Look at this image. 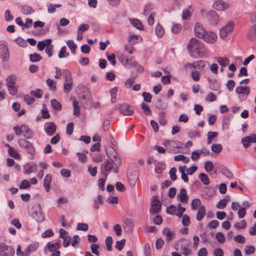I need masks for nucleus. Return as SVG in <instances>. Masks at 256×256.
Masks as SVG:
<instances>
[{"label": "nucleus", "instance_id": "f257e3e1", "mask_svg": "<svg viewBox=\"0 0 256 256\" xmlns=\"http://www.w3.org/2000/svg\"><path fill=\"white\" fill-rule=\"evenodd\" d=\"M187 47L192 57L203 58L206 54V50L203 44L196 38L190 40Z\"/></svg>", "mask_w": 256, "mask_h": 256}, {"label": "nucleus", "instance_id": "f03ea898", "mask_svg": "<svg viewBox=\"0 0 256 256\" xmlns=\"http://www.w3.org/2000/svg\"><path fill=\"white\" fill-rule=\"evenodd\" d=\"M190 241L186 239H182L177 242L175 244L177 250H180L181 253L188 256L190 254V251L188 248L190 246Z\"/></svg>", "mask_w": 256, "mask_h": 256}, {"label": "nucleus", "instance_id": "7ed1b4c3", "mask_svg": "<svg viewBox=\"0 0 256 256\" xmlns=\"http://www.w3.org/2000/svg\"><path fill=\"white\" fill-rule=\"evenodd\" d=\"M114 110H119L122 114L126 116H131L134 112V110L127 104H118L115 106Z\"/></svg>", "mask_w": 256, "mask_h": 256}, {"label": "nucleus", "instance_id": "20e7f679", "mask_svg": "<svg viewBox=\"0 0 256 256\" xmlns=\"http://www.w3.org/2000/svg\"><path fill=\"white\" fill-rule=\"evenodd\" d=\"M179 144L180 142L176 140H167L164 142V145L168 152L177 153L179 152L180 148Z\"/></svg>", "mask_w": 256, "mask_h": 256}, {"label": "nucleus", "instance_id": "39448f33", "mask_svg": "<svg viewBox=\"0 0 256 256\" xmlns=\"http://www.w3.org/2000/svg\"><path fill=\"white\" fill-rule=\"evenodd\" d=\"M14 252V250L12 246L6 245L4 242L0 244V256H13Z\"/></svg>", "mask_w": 256, "mask_h": 256}, {"label": "nucleus", "instance_id": "423d86ee", "mask_svg": "<svg viewBox=\"0 0 256 256\" xmlns=\"http://www.w3.org/2000/svg\"><path fill=\"white\" fill-rule=\"evenodd\" d=\"M34 211L32 213V216L38 222H42L44 220V217L42 213L40 204H36L33 206Z\"/></svg>", "mask_w": 256, "mask_h": 256}, {"label": "nucleus", "instance_id": "0eeeda50", "mask_svg": "<svg viewBox=\"0 0 256 256\" xmlns=\"http://www.w3.org/2000/svg\"><path fill=\"white\" fill-rule=\"evenodd\" d=\"M234 23L230 22L226 25L222 27L220 32V36L221 38H226L228 34L231 32L234 28Z\"/></svg>", "mask_w": 256, "mask_h": 256}, {"label": "nucleus", "instance_id": "6e6552de", "mask_svg": "<svg viewBox=\"0 0 256 256\" xmlns=\"http://www.w3.org/2000/svg\"><path fill=\"white\" fill-rule=\"evenodd\" d=\"M206 18L210 24L216 26L220 22V18L218 14L214 10H210L206 14Z\"/></svg>", "mask_w": 256, "mask_h": 256}, {"label": "nucleus", "instance_id": "1a4fd4ad", "mask_svg": "<svg viewBox=\"0 0 256 256\" xmlns=\"http://www.w3.org/2000/svg\"><path fill=\"white\" fill-rule=\"evenodd\" d=\"M194 32L195 36L196 37L202 38V37H204V36L206 33V30H204V28L202 25L199 23H196L195 24L194 27Z\"/></svg>", "mask_w": 256, "mask_h": 256}, {"label": "nucleus", "instance_id": "9d476101", "mask_svg": "<svg viewBox=\"0 0 256 256\" xmlns=\"http://www.w3.org/2000/svg\"><path fill=\"white\" fill-rule=\"evenodd\" d=\"M202 38H203L205 42L211 44L216 40L217 36L214 32H206Z\"/></svg>", "mask_w": 256, "mask_h": 256}, {"label": "nucleus", "instance_id": "9b49d317", "mask_svg": "<svg viewBox=\"0 0 256 256\" xmlns=\"http://www.w3.org/2000/svg\"><path fill=\"white\" fill-rule=\"evenodd\" d=\"M229 7V4L223 1L218 0L213 4V8L218 11H223Z\"/></svg>", "mask_w": 256, "mask_h": 256}, {"label": "nucleus", "instance_id": "f8f14e48", "mask_svg": "<svg viewBox=\"0 0 256 256\" xmlns=\"http://www.w3.org/2000/svg\"><path fill=\"white\" fill-rule=\"evenodd\" d=\"M177 198L183 203H188V196L186 194V190L184 188H182L180 192L177 195Z\"/></svg>", "mask_w": 256, "mask_h": 256}, {"label": "nucleus", "instance_id": "ddd939ff", "mask_svg": "<svg viewBox=\"0 0 256 256\" xmlns=\"http://www.w3.org/2000/svg\"><path fill=\"white\" fill-rule=\"evenodd\" d=\"M214 60L220 65V66L222 67H226L228 66L230 63L229 59L226 56L216 57L214 58Z\"/></svg>", "mask_w": 256, "mask_h": 256}, {"label": "nucleus", "instance_id": "4468645a", "mask_svg": "<svg viewBox=\"0 0 256 256\" xmlns=\"http://www.w3.org/2000/svg\"><path fill=\"white\" fill-rule=\"evenodd\" d=\"M52 179V176L50 174H47L44 178V186L46 191L47 192L50 191Z\"/></svg>", "mask_w": 256, "mask_h": 256}, {"label": "nucleus", "instance_id": "2eb2a0df", "mask_svg": "<svg viewBox=\"0 0 256 256\" xmlns=\"http://www.w3.org/2000/svg\"><path fill=\"white\" fill-rule=\"evenodd\" d=\"M249 40L254 41L256 38V24H253L250 28L248 34Z\"/></svg>", "mask_w": 256, "mask_h": 256}, {"label": "nucleus", "instance_id": "dca6fc26", "mask_svg": "<svg viewBox=\"0 0 256 256\" xmlns=\"http://www.w3.org/2000/svg\"><path fill=\"white\" fill-rule=\"evenodd\" d=\"M236 92L238 94H244L248 96L250 92V88L249 86H239L236 88Z\"/></svg>", "mask_w": 256, "mask_h": 256}, {"label": "nucleus", "instance_id": "f3484780", "mask_svg": "<svg viewBox=\"0 0 256 256\" xmlns=\"http://www.w3.org/2000/svg\"><path fill=\"white\" fill-rule=\"evenodd\" d=\"M21 126L24 136L26 139L30 138L32 136V133L28 127L25 125H22Z\"/></svg>", "mask_w": 256, "mask_h": 256}, {"label": "nucleus", "instance_id": "a211bd4d", "mask_svg": "<svg viewBox=\"0 0 256 256\" xmlns=\"http://www.w3.org/2000/svg\"><path fill=\"white\" fill-rule=\"evenodd\" d=\"M206 214V210L204 206H200L196 214V219L198 221L201 220Z\"/></svg>", "mask_w": 256, "mask_h": 256}, {"label": "nucleus", "instance_id": "6ab92c4d", "mask_svg": "<svg viewBox=\"0 0 256 256\" xmlns=\"http://www.w3.org/2000/svg\"><path fill=\"white\" fill-rule=\"evenodd\" d=\"M152 210L155 212H158L160 210L161 203L158 200H154L152 202Z\"/></svg>", "mask_w": 256, "mask_h": 256}, {"label": "nucleus", "instance_id": "aec40b11", "mask_svg": "<svg viewBox=\"0 0 256 256\" xmlns=\"http://www.w3.org/2000/svg\"><path fill=\"white\" fill-rule=\"evenodd\" d=\"M56 130V126L54 122H50L48 124L46 132L47 134L51 136H52Z\"/></svg>", "mask_w": 256, "mask_h": 256}, {"label": "nucleus", "instance_id": "412c9836", "mask_svg": "<svg viewBox=\"0 0 256 256\" xmlns=\"http://www.w3.org/2000/svg\"><path fill=\"white\" fill-rule=\"evenodd\" d=\"M103 204V197L102 195L100 194L98 196V198L94 200V207L96 210L99 208L100 206Z\"/></svg>", "mask_w": 256, "mask_h": 256}, {"label": "nucleus", "instance_id": "4be33fe9", "mask_svg": "<svg viewBox=\"0 0 256 256\" xmlns=\"http://www.w3.org/2000/svg\"><path fill=\"white\" fill-rule=\"evenodd\" d=\"M108 158H110V162H112L113 164L116 166H120L121 163L120 159L118 157L117 153H116V154H113Z\"/></svg>", "mask_w": 256, "mask_h": 256}, {"label": "nucleus", "instance_id": "5701e85b", "mask_svg": "<svg viewBox=\"0 0 256 256\" xmlns=\"http://www.w3.org/2000/svg\"><path fill=\"white\" fill-rule=\"evenodd\" d=\"M16 78L14 76H10L6 79V86L8 87L10 86L16 84Z\"/></svg>", "mask_w": 256, "mask_h": 256}, {"label": "nucleus", "instance_id": "b1692460", "mask_svg": "<svg viewBox=\"0 0 256 256\" xmlns=\"http://www.w3.org/2000/svg\"><path fill=\"white\" fill-rule=\"evenodd\" d=\"M162 233L166 236V240L167 241H170L174 236V232H171L168 228H164Z\"/></svg>", "mask_w": 256, "mask_h": 256}, {"label": "nucleus", "instance_id": "393cba45", "mask_svg": "<svg viewBox=\"0 0 256 256\" xmlns=\"http://www.w3.org/2000/svg\"><path fill=\"white\" fill-rule=\"evenodd\" d=\"M48 250L50 252L58 250L60 247V244L58 242H54L53 244H47Z\"/></svg>", "mask_w": 256, "mask_h": 256}, {"label": "nucleus", "instance_id": "a878e982", "mask_svg": "<svg viewBox=\"0 0 256 256\" xmlns=\"http://www.w3.org/2000/svg\"><path fill=\"white\" fill-rule=\"evenodd\" d=\"M124 228L126 229L127 231H130L132 230L133 228V224L131 220L129 218H126L124 221Z\"/></svg>", "mask_w": 256, "mask_h": 256}, {"label": "nucleus", "instance_id": "bb28decb", "mask_svg": "<svg viewBox=\"0 0 256 256\" xmlns=\"http://www.w3.org/2000/svg\"><path fill=\"white\" fill-rule=\"evenodd\" d=\"M164 33V29L160 24H158L156 27V34L158 38H161Z\"/></svg>", "mask_w": 256, "mask_h": 256}, {"label": "nucleus", "instance_id": "cd10ccee", "mask_svg": "<svg viewBox=\"0 0 256 256\" xmlns=\"http://www.w3.org/2000/svg\"><path fill=\"white\" fill-rule=\"evenodd\" d=\"M130 21L131 24L138 30H142V24L140 22L138 19H130Z\"/></svg>", "mask_w": 256, "mask_h": 256}, {"label": "nucleus", "instance_id": "c85d7f7f", "mask_svg": "<svg viewBox=\"0 0 256 256\" xmlns=\"http://www.w3.org/2000/svg\"><path fill=\"white\" fill-rule=\"evenodd\" d=\"M51 104L52 108L56 110H60L62 109L60 103L56 99L51 100Z\"/></svg>", "mask_w": 256, "mask_h": 256}, {"label": "nucleus", "instance_id": "c756f323", "mask_svg": "<svg viewBox=\"0 0 256 256\" xmlns=\"http://www.w3.org/2000/svg\"><path fill=\"white\" fill-rule=\"evenodd\" d=\"M105 243L106 246L107 250L109 252L111 251L112 250V237L110 236H107L105 240Z\"/></svg>", "mask_w": 256, "mask_h": 256}, {"label": "nucleus", "instance_id": "7c9ffc66", "mask_svg": "<svg viewBox=\"0 0 256 256\" xmlns=\"http://www.w3.org/2000/svg\"><path fill=\"white\" fill-rule=\"evenodd\" d=\"M201 204V202L198 198H196L192 200L191 204V208L192 210H196L198 207L200 206Z\"/></svg>", "mask_w": 256, "mask_h": 256}, {"label": "nucleus", "instance_id": "2f4dec72", "mask_svg": "<svg viewBox=\"0 0 256 256\" xmlns=\"http://www.w3.org/2000/svg\"><path fill=\"white\" fill-rule=\"evenodd\" d=\"M68 47L70 49L72 54H75L77 46L72 40H68L66 42Z\"/></svg>", "mask_w": 256, "mask_h": 256}, {"label": "nucleus", "instance_id": "473e14b6", "mask_svg": "<svg viewBox=\"0 0 256 256\" xmlns=\"http://www.w3.org/2000/svg\"><path fill=\"white\" fill-rule=\"evenodd\" d=\"M218 136V133L215 132H210L208 133V140L207 144H210L212 143V140L214 138H216Z\"/></svg>", "mask_w": 256, "mask_h": 256}, {"label": "nucleus", "instance_id": "72a5a7b5", "mask_svg": "<svg viewBox=\"0 0 256 256\" xmlns=\"http://www.w3.org/2000/svg\"><path fill=\"white\" fill-rule=\"evenodd\" d=\"M199 178H200V180L205 185H208L210 183L208 176L204 173H201L199 175Z\"/></svg>", "mask_w": 256, "mask_h": 256}, {"label": "nucleus", "instance_id": "f704fd0d", "mask_svg": "<svg viewBox=\"0 0 256 256\" xmlns=\"http://www.w3.org/2000/svg\"><path fill=\"white\" fill-rule=\"evenodd\" d=\"M166 212L172 215H176L177 213V207L174 205H171L167 208Z\"/></svg>", "mask_w": 256, "mask_h": 256}, {"label": "nucleus", "instance_id": "c9c22d12", "mask_svg": "<svg viewBox=\"0 0 256 256\" xmlns=\"http://www.w3.org/2000/svg\"><path fill=\"white\" fill-rule=\"evenodd\" d=\"M64 82H72V78L70 72L66 70L64 72Z\"/></svg>", "mask_w": 256, "mask_h": 256}, {"label": "nucleus", "instance_id": "e433bc0d", "mask_svg": "<svg viewBox=\"0 0 256 256\" xmlns=\"http://www.w3.org/2000/svg\"><path fill=\"white\" fill-rule=\"evenodd\" d=\"M222 173L228 178H232L233 176L232 172L226 167L224 166L221 170Z\"/></svg>", "mask_w": 256, "mask_h": 256}, {"label": "nucleus", "instance_id": "4c0bfd02", "mask_svg": "<svg viewBox=\"0 0 256 256\" xmlns=\"http://www.w3.org/2000/svg\"><path fill=\"white\" fill-rule=\"evenodd\" d=\"M212 150L216 153H220L222 150V146L220 144H213L211 148Z\"/></svg>", "mask_w": 256, "mask_h": 256}, {"label": "nucleus", "instance_id": "58836bf2", "mask_svg": "<svg viewBox=\"0 0 256 256\" xmlns=\"http://www.w3.org/2000/svg\"><path fill=\"white\" fill-rule=\"evenodd\" d=\"M66 46H62L60 48L59 54H58L59 58H64V57L68 56L69 54L68 52H66Z\"/></svg>", "mask_w": 256, "mask_h": 256}, {"label": "nucleus", "instance_id": "ea45409f", "mask_svg": "<svg viewBox=\"0 0 256 256\" xmlns=\"http://www.w3.org/2000/svg\"><path fill=\"white\" fill-rule=\"evenodd\" d=\"M213 168L214 165L211 161L208 160L204 164V169L206 172H210L212 170Z\"/></svg>", "mask_w": 256, "mask_h": 256}, {"label": "nucleus", "instance_id": "a19ab883", "mask_svg": "<svg viewBox=\"0 0 256 256\" xmlns=\"http://www.w3.org/2000/svg\"><path fill=\"white\" fill-rule=\"evenodd\" d=\"M30 61L32 62H38L42 59L41 56L36 53L30 54Z\"/></svg>", "mask_w": 256, "mask_h": 256}, {"label": "nucleus", "instance_id": "79ce46f5", "mask_svg": "<svg viewBox=\"0 0 256 256\" xmlns=\"http://www.w3.org/2000/svg\"><path fill=\"white\" fill-rule=\"evenodd\" d=\"M125 242L126 240L124 239H122L120 241H117L116 242L115 248L120 251L122 250L124 246Z\"/></svg>", "mask_w": 256, "mask_h": 256}, {"label": "nucleus", "instance_id": "37998d69", "mask_svg": "<svg viewBox=\"0 0 256 256\" xmlns=\"http://www.w3.org/2000/svg\"><path fill=\"white\" fill-rule=\"evenodd\" d=\"M176 168L173 167L172 168L170 172H169V174L172 180H176L177 178V176L176 175Z\"/></svg>", "mask_w": 256, "mask_h": 256}, {"label": "nucleus", "instance_id": "c03bdc74", "mask_svg": "<svg viewBox=\"0 0 256 256\" xmlns=\"http://www.w3.org/2000/svg\"><path fill=\"white\" fill-rule=\"evenodd\" d=\"M228 203V200L226 198L220 200L216 204V207L220 209H223L226 206Z\"/></svg>", "mask_w": 256, "mask_h": 256}, {"label": "nucleus", "instance_id": "a18cd8bd", "mask_svg": "<svg viewBox=\"0 0 256 256\" xmlns=\"http://www.w3.org/2000/svg\"><path fill=\"white\" fill-rule=\"evenodd\" d=\"M242 142L244 148H248L250 146V144L251 143L250 138L248 136L244 137L242 139Z\"/></svg>", "mask_w": 256, "mask_h": 256}, {"label": "nucleus", "instance_id": "49530a36", "mask_svg": "<svg viewBox=\"0 0 256 256\" xmlns=\"http://www.w3.org/2000/svg\"><path fill=\"white\" fill-rule=\"evenodd\" d=\"M22 12L24 14H29L32 13L34 10L31 7L28 6H22Z\"/></svg>", "mask_w": 256, "mask_h": 256}, {"label": "nucleus", "instance_id": "de8ad7c7", "mask_svg": "<svg viewBox=\"0 0 256 256\" xmlns=\"http://www.w3.org/2000/svg\"><path fill=\"white\" fill-rule=\"evenodd\" d=\"M88 228V224L85 223H78L76 226V230H78L86 231Z\"/></svg>", "mask_w": 256, "mask_h": 256}, {"label": "nucleus", "instance_id": "09e8293b", "mask_svg": "<svg viewBox=\"0 0 256 256\" xmlns=\"http://www.w3.org/2000/svg\"><path fill=\"white\" fill-rule=\"evenodd\" d=\"M202 154V151L199 150H195L192 152L191 154V158L194 160H196L199 158L200 156Z\"/></svg>", "mask_w": 256, "mask_h": 256}, {"label": "nucleus", "instance_id": "8fccbe9b", "mask_svg": "<svg viewBox=\"0 0 256 256\" xmlns=\"http://www.w3.org/2000/svg\"><path fill=\"white\" fill-rule=\"evenodd\" d=\"M99 248L100 246L97 244H92L90 245L92 252L97 256L100 255V252L98 251V249Z\"/></svg>", "mask_w": 256, "mask_h": 256}, {"label": "nucleus", "instance_id": "3c124183", "mask_svg": "<svg viewBox=\"0 0 256 256\" xmlns=\"http://www.w3.org/2000/svg\"><path fill=\"white\" fill-rule=\"evenodd\" d=\"M18 144H19L20 146L22 148H24V149L25 148H26V146H28L30 143V142H29L28 141L24 139H23V138L19 139L18 140Z\"/></svg>", "mask_w": 256, "mask_h": 256}, {"label": "nucleus", "instance_id": "603ef678", "mask_svg": "<svg viewBox=\"0 0 256 256\" xmlns=\"http://www.w3.org/2000/svg\"><path fill=\"white\" fill-rule=\"evenodd\" d=\"M140 108L144 111V112L147 114H150L151 110L149 106L144 102H142L140 105Z\"/></svg>", "mask_w": 256, "mask_h": 256}, {"label": "nucleus", "instance_id": "864d4df0", "mask_svg": "<svg viewBox=\"0 0 256 256\" xmlns=\"http://www.w3.org/2000/svg\"><path fill=\"white\" fill-rule=\"evenodd\" d=\"M72 82H64V92L66 94H68L72 89Z\"/></svg>", "mask_w": 256, "mask_h": 256}, {"label": "nucleus", "instance_id": "5fc2aeb1", "mask_svg": "<svg viewBox=\"0 0 256 256\" xmlns=\"http://www.w3.org/2000/svg\"><path fill=\"white\" fill-rule=\"evenodd\" d=\"M117 91V88L116 87L112 88L110 91V94L111 96V101L112 102H114L116 101Z\"/></svg>", "mask_w": 256, "mask_h": 256}, {"label": "nucleus", "instance_id": "6e6d98bb", "mask_svg": "<svg viewBox=\"0 0 256 256\" xmlns=\"http://www.w3.org/2000/svg\"><path fill=\"white\" fill-rule=\"evenodd\" d=\"M26 151L30 154L33 156L35 153L34 148L33 146V145L30 142L29 144L26 146V148H24Z\"/></svg>", "mask_w": 256, "mask_h": 256}, {"label": "nucleus", "instance_id": "4d7b16f0", "mask_svg": "<svg viewBox=\"0 0 256 256\" xmlns=\"http://www.w3.org/2000/svg\"><path fill=\"white\" fill-rule=\"evenodd\" d=\"M8 88V90L10 92V94L14 96L17 94L18 92V88L16 84L12 86H10Z\"/></svg>", "mask_w": 256, "mask_h": 256}, {"label": "nucleus", "instance_id": "13d9d810", "mask_svg": "<svg viewBox=\"0 0 256 256\" xmlns=\"http://www.w3.org/2000/svg\"><path fill=\"white\" fill-rule=\"evenodd\" d=\"M30 94L32 96L40 98L42 96V90L40 89H37L36 91L31 90Z\"/></svg>", "mask_w": 256, "mask_h": 256}, {"label": "nucleus", "instance_id": "bf43d9fd", "mask_svg": "<svg viewBox=\"0 0 256 256\" xmlns=\"http://www.w3.org/2000/svg\"><path fill=\"white\" fill-rule=\"evenodd\" d=\"M30 186V182L27 180H24L22 182L19 186L20 189H26Z\"/></svg>", "mask_w": 256, "mask_h": 256}, {"label": "nucleus", "instance_id": "052dcab7", "mask_svg": "<svg viewBox=\"0 0 256 256\" xmlns=\"http://www.w3.org/2000/svg\"><path fill=\"white\" fill-rule=\"evenodd\" d=\"M190 223V217L187 214H184L182 216V224L184 226H186L189 225Z\"/></svg>", "mask_w": 256, "mask_h": 256}, {"label": "nucleus", "instance_id": "680f3d73", "mask_svg": "<svg viewBox=\"0 0 256 256\" xmlns=\"http://www.w3.org/2000/svg\"><path fill=\"white\" fill-rule=\"evenodd\" d=\"M48 86L52 90H56V86L55 84L54 81L52 79L48 78L46 81Z\"/></svg>", "mask_w": 256, "mask_h": 256}, {"label": "nucleus", "instance_id": "e2e57ef3", "mask_svg": "<svg viewBox=\"0 0 256 256\" xmlns=\"http://www.w3.org/2000/svg\"><path fill=\"white\" fill-rule=\"evenodd\" d=\"M182 28V27L180 24H174L172 28V32L175 34H178L181 30Z\"/></svg>", "mask_w": 256, "mask_h": 256}, {"label": "nucleus", "instance_id": "0e129e2a", "mask_svg": "<svg viewBox=\"0 0 256 256\" xmlns=\"http://www.w3.org/2000/svg\"><path fill=\"white\" fill-rule=\"evenodd\" d=\"M246 226V222L244 220H242L239 222H237L235 224L234 227L236 228H244Z\"/></svg>", "mask_w": 256, "mask_h": 256}, {"label": "nucleus", "instance_id": "69168bd1", "mask_svg": "<svg viewBox=\"0 0 256 256\" xmlns=\"http://www.w3.org/2000/svg\"><path fill=\"white\" fill-rule=\"evenodd\" d=\"M113 230L118 236L122 234V228L120 224H116L113 226Z\"/></svg>", "mask_w": 256, "mask_h": 256}, {"label": "nucleus", "instance_id": "338daca9", "mask_svg": "<svg viewBox=\"0 0 256 256\" xmlns=\"http://www.w3.org/2000/svg\"><path fill=\"white\" fill-rule=\"evenodd\" d=\"M76 156H78L79 160L82 162L84 163L86 162L87 160V156L86 155H84V154H82L81 152H78L76 154Z\"/></svg>", "mask_w": 256, "mask_h": 256}, {"label": "nucleus", "instance_id": "774afa93", "mask_svg": "<svg viewBox=\"0 0 256 256\" xmlns=\"http://www.w3.org/2000/svg\"><path fill=\"white\" fill-rule=\"evenodd\" d=\"M174 160L176 161L182 160L186 163H187L188 162V159H186V157L183 154L176 156L174 157Z\"/></svg>", "mask_w": 256, "mask_h": 256}]
</instances>
